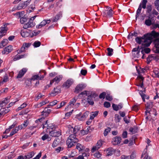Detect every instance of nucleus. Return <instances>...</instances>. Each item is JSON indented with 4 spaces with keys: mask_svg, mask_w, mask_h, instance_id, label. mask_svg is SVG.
Here are the masks:
<instances>
[{
    "mask_svg": "<svg viewBox=\"0 0 159 159\" xmlns=\"http://www.w3.org/2000/svg\"><path fill=\"white\" fill-rule=\"evenodd\" d=\"M139 107L138 105H135L132 107V110L134 111H137L139 110Z\"/></svg>",
    "mask_w": 159,
    "mask_h": 159,
    "instance_id": "62",
    "label": "nucleus"
},
{
    "mask_svg": "<svg viewBox=\"0 0 159 159\" xmlns=\"http://www.w3.org/2000/svg\"><path fill=\"white\" fill-rule=\"evenodd\" d=\"M111 130V129L109 127H108L106 129L104 132L103 134L104 136H106L108 134V133L110 132Z\"/></svg>",
    "mask_w": 159,
    "mask_h": 159,
    "instance_id": "45",
    "label": "nucleus"
},
{
    "mask_svg": "<svg viewBox=\"0 0 159 159\" xmlns=\"http://www.w3.org/2000/svg\"><path fill=\"white\" fill-rule=\"evenodd\" d=\"M80 127L79 126H75L74 128L70 126L69 127L68 133L70 134H72V133H73V134L75 135L78 132H80Z\"/></svg>",
    "mask_w": 159,
    "mask_h": 159,
    "instance_id": "8",
    "label": "nucleus"
},
{
    "mask_svg": "<svg viewBox=\"0 0 159 159\" xmlns=\"http://www.w3.org/2000/svg\"><path fill=\"white\" fill-rule=\"evenodd\" d=\"M136 70L138 73L139 74V75L138 77L137 80L138 81V83H137L136 85L138 86H140L141 88H143V80L144 78L140 74L141 73H143L145 72V69H141V68L139 67V69L138 67H136Z\"/></svg>",
    "mask_w": 159,
    "mask_h": 159,
    "instance_id": "3",
    "label": "nucleus"
},
{
    "mask_svg": "<svg viewBox=\"0 0 159 159\" xmlns=\"http://www.w3.org/2000/svg\"><path fill=\"white\" fill-rule=\"evenodd\" d=\"M40 45L41 43L40 42L38 41H35L33 44V46L35 47H39L40 46Z\"/></svg>",
    "mask_w": 159,
    "mask_h": 159,
    "instance_id": "51",
    "label": "nucleus"
},
{
    "mask_svg": "<svg viewBox=\"0 0 159 159\" xmlns=\"http://www.w3.org/2000/svg\"><path fill=\"white\" fill-rule=\"evenodd\" d=\"M62 13L61 12H59L55 16L54 18L52 20V21L53 22H57L59 19L60 17L62 16Z\"/></svg>",
    "mask_w": 159,
    "mask_h": 159,
    "instance_id": "29",
    "label": "nucleus"
},
{
    "mask_svg": "<svg viewBox=\"0 0 159 159\" xmlns=\"http://www.w3.org/2000/svg\"><path fill=\"white\" fill-rule=\"evenodd\" d=\"M107 50L108 51L107 55L108 56H111L113 53V49L110 48H107Z\"/></svg>",
    "mask_w": 159,
    "mask_h": 159,
    "instance_id": "40",
    "label": "nucleus"
},
{
    "mask_svg": "<svg viewBox=\"0 0 159 159\" xmlns=\"http://www.w3.org/2000/svg\"><path fill=\"white\" fill-rule=\"evenodd\" d=\"M142 10L141 4H140L138 9H137L136 12V20H137V18L139 17L140 14L141 13Z\"/></svg>",
    "mask_w": 159,
    "mask_h": 159,
    "instance_id": "31",
    "label": "nucleus"
},
{
    "mask_svg": "<svg viewBox=\"0 0 159 159\" xmlns=\"http://www.w3.org/2000/svg\"><path fill=\"white\" fill-rule=\"evenodd\" d=\"M21 36L23 37H26L30 35V33L26 30H21Z\"/></svg>",
    "mask_w": 159,
    "mask_h": 159,
    "instance_id": "26",
    "label": "nucleus"
},
{
    "mask_svg": "<svg viewBox=\"0 0 159 159\" xmlns=\"http://www.w3.org/2000/svg\"><path fill=\"white\" fill-rule=\"evenodd\" d=\"M37 16L36 15L31 18L29 22L27 23L24 25L23 26L24 28L26 29L27 28L32 27L34 26L35 25V23H33V21Z\"/></svg>",
    "mask_w": 159,
    "mask_h": 159,
    "instance_id": "7",
    "label": "nucleus"
},
{
    "mask_svg": "<svg viewBox=\"0 0 159 159\" xmlns=\"http://www.w3.org/2000/svg\"><path fill=\"white\" fill-rule=\"evenodd\" d=\"M159 37V33L153 30L151 33L144 35L142 37H137L135 39L136 41L139 44L142 46L148 47L152 42L154 38Z\"/></svg>",
    "mask_w": 159,
    "mask_h": 159,
    "instance_id": "1",
    "label": "nucleus"
},
{
    "mask_svg": "<svg viewBox=\"0 0 159 159\" xmlns=\"http://www.w3.org/2000/svg\"><path fill=\"white\" fill-rule=\"evenodd\" d=\"M104 151L106 152L107 156H111L115 152V150L111 147L105 149Z\"/></svg>",
    "mask_w": 159,
    "mask_h": 159,
    "instance_id": "14",
    "label": "nucleus"
},
{
    "mask_svg": "<svg viewBox=\"0 0 159 159\" xmlns=\"http://www.w3.org/2000/svg\"><path fill=\"white\" fill-rule=\"evenodd\" d=\"M89 114V112L87 111L85 112L83 115H82V113L80 112L76 115V118L80 120L83 121L85 119Z\"/></svg>",
    "mask_w": 159,
    "mask_h": 159,
    "instance_id": "10",
    "label": "nucleus"
},
{
    "mask_svg": "<svg viewBox=\"0 0 159 159\" xmlns=\"http://www.w3.org/2000/svg\"><path fill=\"white\" fill-rule=\"evenodd\" d=\"M62 76L61 75H59L56 76L53 80L50 81V85H52V83L54 82L56 83H58L61 80Z\"/></svg>",
    "mask_w": 159,
    "mask_h": 159,
    "instance_id": "19",
    "label": "nucleus"
},
{
    "mask_svg": "<svg viewBox=\"0 0 159 159\" xmlns=\"http://www.w3.org/2000/svg\"><path fill=\"white\" fill-rule=\"evenodd\" d=\"M51 22V20L50 19L45 20H43L40 23V24L37 25L36 27L37 28L39 29L41 28L42 27L45 26L46 24H49Z\"/></svg>",
    "mask_w": 159,
    "mask_h": 159,
    "instance_id": "12",
    "label": "nucleus"
},
{
    "mask_svg": "<svg viewBox=\"0 0 159 159\" xmlns=\"http://www.w3.org/2000/svg\"><path fill=\"white\" fill-rule=\"evenodd\" d=\"M112 107L114 110L117 111L122 108L123 105L121 103L119 104L118 105L113 104L112 105Z\"/></svg>",
    "mask_w": 159,
    "mask_h": 159,
    "instance_id": "24",
    "label": "nucleus"
},
{
    "mask_svg": "<svg viewBox=\"0 0 159 159\" xmlns=\"http://www.w3.org/2000/svg\"><path fill=\"white\" fill-rule=\"evenodd\" d=\"M140 49L141 48L139 46L137 48L133 49L132 51V55L134 57L139 58L142 55L141 58L142 59H143L146 57L145 54H143V50H141L140 52Z\"/></svg>",
    "mask_w": 159,
    "mask_h": 159,
    "instance_id": "4",
    "label": "nucleus"
},
{
    "mask_svg": "<svg viewBox=\"0 0 159 159\" xmlns=\"http://www.w3.org/2000/svg\"><path fill=\"white\" fill-rule=\"evenodd\" d=\"M58 102L56 100H54L53 101L50 102L49 103V105L51 106H53L56 105Z\"/></svg>",
    "mask_w": 159,
    "mask_h": 159,
    "instance_id": "56",
    "label": "nucleus"
},
{
    "mask_svg": "<svg viewBox=\"0 0 159 159\" xmlns=\"http://www.w3.org/2000/svg\"><path fill=\"white\" fill-rule=\"evenodd\" d=\"M76 102V100L75 98L72 99L69 102V106H70V107H72L74 105V103Z\"/></svg>",
    "mask_w": 159,
    "mask_h": 159,
    "instance_id": "50",
    "label": "nucleus"
},
{
    "mask_svg": "<svg viewBox=\"0 0 159 159\" xmlns=\"http://www.w3.org/2000/svg\"><path fill=\"white\" fill-rule=\"evenodd\" d=\"M31 45V43H23L22 46L21 47L20 49L18 52L19 53H20L22 52H24L25 51V49L29 48Z\"/></svg>",
    "mask_w": 159,
    "mask_h": 159,
    "instance_id": "13",
    "label": "nucleus"
},
{
    "mask_svg": "<svg viewBox=\"0 0 159 159\" xmlns=\"http://www.w3.org/2000/svg\"><path fill=\"white\" fill-rule=\"evenodd\" d=\"M76 154V152L75 150H73L71 152L70 154L69 155V156L70 157H72L75 156Z\"/></svg>",
    "mask_w": 159,
    "mask_h": 159,
    "instance_id": "54",
    "label": "nucleus"
},
{
    "mask_svg": "<svg viewBox=\"0 0 159 159\" xmlns=\"http://www.w3.org/2000/svg\"><path fill=\"white\" fill-rule=\"evenodd\" d=\"M8 81V78L7 75H5L3 79L0 82V85L1 84H2L3 82H6Z\"/></svg>",
    "mask_w": 159,
    "mask_h": 159,
    "instance_id": "43",
    "label": "nucleus"
},
{
    "mask_svg": "<svg viewBox=\"0 0 159 159\" xmlns=\"http://www.w3.org/2000/svg\"><path fill=\"white\" fill-rule=\"evenodd\" d=\"M27 69L26 68H23L19 72V74L17 76V78H21L27 72Z\"/></svg>",
    "mask_w": 159,
    "mask_h": 159,
    "instance_id": "18",
    "label": "nucleus"
},
{
    "mask_svg": "<svg viewBox=\"0 0 159 159\" xmlns=\"http://www.w3.org/2000/svg\"><path fill=\"white\" fill-rule=\"evenodd\" d=\"M103 141L102 140H99L96 144L95 145L93 146L92 147L91 151L92 152L97 151L102 146V143Z\"/></svg>",
    "mask_w": 159,
    "mask_h": 159,
    "instance_id": "11",
    "label": "nucleus"
},
{
    "mask_svg": "<svg viewBox=\"0 0 159 159\" xmlns=\"http://www.w3.org/2000/svg\"><path fill=\"white\" fill-rule=\"evenodd\" d=\"M147 12L149 13V14H150V12L152 10V5H148L147 7Z\"/></svg>",
    "mask_w": 159,
    "mask_h": 159,
    "instance_id": "46",
    "label": "nucleus"
},
{
    "mask_svg": "<svg viewBox=\"0 0 159 159\" xmlns=\"http://www.w3.org/2000/svg\"><path fill=\"white\" fill-rule=\"evenodd\" d=\"M8 40L7 39H3L0 43V48H2L6 45H7L8 43Z\"/></svg>",
    "mask_w": 159,
    "mask_h": 159,
    "instance_id": "33",
    "label": "nucleus"
},
{
    "mask_svg": "<svg viewBox=\"0 0 159 159\" xmlns=\"http://www.w3.org/2000/svg\"><path fill=\"white\" fill-rule=\"evenodd\" d=\"M94 156L95 157L97 158H99L101 157V154L99 152H98L95 153L94 154Z\"/></svg>",
    "mask_w": 159,
    "mask_h": 159,
    "instance_id": "59",
    "label": "nucleus"
},
{
    "mask_svg": "<svg viewBox=\"0 0 159 159\" xmlns=\"http://www.w3.org/2000/svg\"><path fill=\"white\" fill-rule=\"evenodd\" d=\"M0 29L1 30L0 31L1 32H2V33L5 34L8 28L7 27V25H3V26Z\"/></svg>",
    "mask_w": 159,
    "mask_h": 159,
    "instance_id": "30",
    "label": "nucleus"
},
{
    "mask_svg": "<svg viewBox=\"0 0 159 159\" xmlns=\"http://www.w3.org/2000/svg\"><path fill=\"white\" fill-rule=\"evenodd\" d=\"M12 50V46L10 45L4 49L2 51V53L3 54H7L11 52Z\"/></svg>",
    "mask_w": 159,
    "mask_h": 159,
    "instance_id": "15",
    "label": "nucleus"
},
{
    "mask_svg": "<svg viewBox=\"0 0 159 159\" xmlns=\"http://www.w3.org/2000/svg\"><path fill=\"white\" fill-rule=\"evenodd\" d=\"M121 139L120 137L116 136L112 139V143L114 145H116L120 143Z\"/></svg>",
    "mask_w": 159,
    "mask_h": 159,
    "instance_id": "16",
    "label": "nucleus"
},
{
    "mask_svg": "<svg viewBox=\"0 0 159 159\" xmlns=\"http://www.w3.org/2000/svg\"><path fill=\"white\" fill-rule=\"evenodd\" d=\"M19 130V129L18 127H16L15 128L13 129L12 131L11 132L10 135H9V137L13 135L14 134L16 133Z\"/></svg>",
    "mask_w": 159,
    "mask_h": 159,
    "instance_id": "36",
    "label": "nucleus"
},
{
    "mask_svg": "<svg viewBox=\"0 0 159 159\" xmlns=\"http://www.w3.org/2000/svg\"><path fill=\"white\" fill-rule=\"evenodd\" d=\"M24 11H22L21 12H18L16 13L15 14L17 15V16H18L19 18H20V17L23 16V15L24 14Z\"/></svg>",
    "mask_w": 159,
    "mask_h": 159,
    "instance_id": "49",
    "label": "nucleus"
},
{
    "mask_svg": "<svg viewBox=\"0 0 159 159\" xmlns=\"http://www.w3.org/2000/svg\"><path fill=\"white\" fill-rule=\"evenodd\" d=\"M48 135L47 134H45L42 137V139L43 141L45 140L46 139H47L48 141H50L51 139L49 138L48 137Z\"/></svg>",
    "mask_w": 159,
    "mask_h": 159,
    "instance_id": "44",
    "label": "nucleus"
},
{
    "mask_svg": "<svg viewBox=\"0 0 159 159\" xmlns=\"http://www.w3.org/2000/svg\"><path fill=\"white\" fill-rule=\"evenodd\" d=\"M51 111L50 109H48L47 108H45L44 110L42 112V115L44 117H46L48 115Z\"/></svg>",
    "mask_w": 159,
    "mask_h": 159,
    "instance_id": "25",
    "label": "nucleus"
},
{
    "mask_svg": "<svg viewBox=\"0 0 159 159\" xmlns=\"http://www.w3.org/2000/svg\"><path fill=\"white\" fill-rule=\"evenodd\" d=\"M27 105L25 103H23L22 104H21L20 107H18L17 109L16 110V111H19L20 110H21L23 108L25 107Z\"/></svg>",
    "mask_w": 159,
    "mask_h": 159,
    "instance_id": "47",
    "label": "nucleus"
},
{
    "mask_svg": "<svg viewBox=\"0 0 159 159\" xmlns=\"http://www.w3.org/2000/svg\"><path fill=\"white\" fill-rule=\"evenodd\" d=\"M153 106L152 102H148L146 105V106L147 107V110L146 111H145V113H149L150 114H152V111H150L149 110V109L152 107Z\"/></svg>",
    "mask_w": 159,
    "mask_h": 159,
    "instance_id": "22",
    "label": "nucleus"
},
{
    "mask_svg": "<svg viewBox=\"0 0 159 159\" xmlns=\"http://www.w3.org/2000/svg\"><path fill=\"white\" fill-rule=\"evenodd\" d=\"M10 97H7L3 101L0 102V106L1 107H3L6 105L9 102V99Z\"/></svg>",
    "mask_w": 159,
    "mask_h": 159,
    "instance_id": "23",
    "label": "nucleus"
},
{
    "mask_svg": "<svg viewBox=\"0 0 159 159\" xmlns=\"http://www.w3.org/2000/svg\"><path fill=\"white\" fill-rule=\"evenodd\" d=\"M78 139L76 137V135L71 134L66 141V144L68 147L71 148L74 144L78 142Z\"/></svg>",
    "mask_w": 159,
    "mask_h": 159,
    "instance_id": "5",
    "label": "nucleus"
},
{
    "mask_svg": "<svg viewBox=\"0 0 159 159\" xmlns=\"http://www.w3.org/2000/svg\"><path fill=\"white\" fill-rule=\"evenodd\" d=\"M44 96V95H42L41 93H39L38 95L36 96L35 98V101H38L39 99L41 98L43 96Z\"/></svg>",
    "mask_w": 159,
    "mask_h": 159,
    "instance_id": "55",
    "label": "nucleus"
},
{
    "mask_svg": "<svg viewBox=\"0 0 159 159\" xmlns=\"http://www.w3.org/2000/svg\"><path fill=\"white\" fill-rule=\"evenodd\" d=\"M35 154V152L33 151L29 153L27 155L25 156L26 157V158H30L33 157Z\"/></svg>",
    "mask_w": 159,
    "mask_h": 159,
    "instance_id": "39",
    "label": "nucleus"
},
{
    "mask_svg": "<svg viewBox=\"0 0 159 159\" xmlns=\"http://www.w3.org/2000/svg\"><path fill=\"white\" fill-rule=\"evenodd\" d=\"M86 85L84 84H78L75 88V91L79 92V91H81L86 87Z\"/></svg>",
    "mask_w": 159,
    "mask_h": 159,
    "instance_id": "17",
    "label": "nucleus"
},
{
    "mask_svg": "<svg viewBox=\"0 0 159 159\" xmlns=\"http://www.w3.org/2000/svg\"><path fill=\"white\" fill-rule=\"evenodd\" d=\"M98 111H95L94 112H92L91 113L90 119L92 120L94 119L95 117L96 116L98 115Z\"/></svg>",
    "mask_w": 159,
    "mask_h": 159,
    "instance_id": "34",
    "label": "nucleus"
},
{
    "mask_svg": "<svg viewBox=\"0 0 159 159\" xmlns=\"http://www.w3.org/2000/svg\"><path fill=\"white\" fill-rule=\"evenodd\" d=\"M8 88H6L4 89H2L0 91V93H7L8 91Z\"/></svg>",
    "mask_w": 159,
    "mask_h": 159,
    "instance_id": "64",
    "label": "nucleus"
},
{
    "mask_svg": "<svg viewBox=\"0 0 159 159\" xmlns=\"http://www.w3.org/2000/svg\"><path fill=\"white\" fill-rule=\"evenodd\" d=\"M106 93L105 92H103L102 93H101L100 94L99 96V98H104L106 96Z\"/></svg>",
    "mask_w": 159,
    "mask_h": 159,
    "instance_id": "57",
    "label": "nucleus"
},
{
    "mask_svg": "<svg viewBox=\"0 0 159 159\" xmlns=\"http://www.w3.org/2000/svg\"><path fill=\"white\" fill-rule=\"evenodd\" d=\"M25 55V54H24V55H21L17 56L16 57H15L13 59L14 61H16L17 60H18V59H20L23 58L24 57Z\"/></svg>",
    "mask_w": 159,
    "mask_h": 159,
    "instance_id": "48",
    "label": "nucleus"
},
{
    "mask_svg": "<svg viewBox=\"0 0 159 159\" xmlns=\"http://www.w3.org/2000/svg\"><path fill=\"white\" fill-rule=\"evenodd\" d=\"M143 51V54H144V52L146 53H148L150 52V49L149 48H147L145 49H144L143 50H142Z\"/></svg>",
    "mask_w": 159,
    "mask_h": 159,
    "instance_id": "63",
    "label": "nucleus"
},
{
    "mask_svg": "<svg viewBox=\"0 0 159 159\" xmlns=\"http://www.w3.org/2000/svg\"><path fill=\"white\" fill-rule=\"evenodd\" d=\"M76 148L80 152L84 150L85 148V147L80 143H78L76 145Z\"/></svg>",
    "mask_w": 159,
    "mask_h": 159,
    "instance_id": "28",
    "label": "nucleus"
},
{
    "mask_svg": "<svg viewBox=\"0 0 159 159\" xmlns=\"http://www.w3.org/2000/svg\"><path fill=\"white\" fill-rule=\"evenodd\" d=\"M106 99L109 101H111L113 98L109 94H107L106 97Z\"/></svg>",
    "mask_w": 159,
    "mask_h": 159,
    "instance_id": "58",
    "label": "nucleus"
},
{
    "mask_svg": "<svg viewBox=\"0 0 159 159\" xmlns=\"http://www.w3.org/2000/svg\"><path fill=\"white\" fill-rule=\"evenodd\" d=\"M60 140L58 138H56L54 140L52 144V147L53 148H55L57 147L60 143Z\"/></svg>",
    "mask_w": 159,
    "mask_h": 159,
    "instance_id": "27",
    "label": "nucleus"
},
{
    "mask_svg": "<svg viewBox=\"0 0 159 159\" xmlns=\"http://www.w3.org/2000/svg\"><path fill=\"white\" fill-rule=\"evenodd\" d=\"M60 87L57 86L55 88L54 90L52 92L51 94L53 96L56 95L57 94L60 92Z\"/></svg>",
    "mask_w": 159,
    "mask_h": 159,
    "instance_id": "21",
    "label": "nucleus"
},
{
    "mask_svg": "<svg viewBox=\"0 0 159 159\" xmlns=\"http://www.w3.org/2000/svg\"><path fill=\"white\" fill-rule=\"evenodd\" d=\"M89 127L87 129V130H82L80 131L79 135L81 136L84 135L85 134H88V131L89 130Z\"/></svg>",
    "mask_w": 159,
    "mask_h": 159,
    "instance_id": "38",
    "label": "nucleus"
},
{
    "mask_svg": "<svg viewBox=\"0 0 159 159\" xmlns=\"http://www.w3.org/2000/svg\"><path fill=\"white\" fill-rule=\"evenodd\" d=\"M27 20V19L25 17H22L20 18V21L21 24H23L24 22H26Z\"/></svg>",
    "mask_w": 159,
    "mask_h": 159,
    "instance_id": "52",
    "label": "nucleus"
},
{
    "mask_svg": "<svg viewBox=\"0 0 159 159\" xmlns=\"http://www.w3.org/2000/svg\"><path fill=\"white\" fill-rule=\"evenodd\" d=\"M44 77V76H41L40 74V72L37 75H35L32 76L31 80H42Z\"/></svg>",
    "mask_w": 159,
    "mask_h": 159,
    "instance_id": "20",
    "label": "nucleus"
},
{
    "mask_svg": "<svg viewBox=\"0 0 159 159\" xmlns=\"http://www.w3.org/2000/svg\"><path fill=\"white\" fill-rule=\"evenodd\" d=\"M104 106L108 108L111 106V104L109 102H106L104 103Z\"/></svg>",
    "mask_w": 159,
    "mask_h": 159,
    "instance_id": "60",
    "label": "nucleus"
},
{
    "mask_svg": "<svg viewBox=\"0 0 159 159\" xmlns=\"http://www.w3.org/2000/svg\"><path fill=\"white\" fill-rule=\"evenodd\" d=\"M147 2V0H143L141 4L142 8V7L143 9H145L146 8V4Z\"/></svg>",
    "mask_w": 159,
    "mask_h": 159,
    "instance_id": "42",
    "label": "nucleus"
},
{
    "mask_svg": "<svg viewBox=\"0 0 159 159\" xmlns=\"http://www.w3.org/2000/svg\"><path fill=\"white\" fill-rule=\"evenodd\" d=\"M46 121L45 124L43 125V127H47V129L49 131L50 135L53 137L59 136L61 134V132L58 129L56 128L54 125L48 126Z\"/></svg>",
    "mask_w": 159,
    "mask_h": 159,
    "instance_id": "2",
    "label": "nucleus"
},
{
    "mask_svg": "<svg viewBox=\"0 0 159 159\" xmlns=\"http://www.w3.org/2000/svg\"><path fill=\"white\" fill-rule=\"evenodd\" d=\"M92 97L91 96H88V98L87 99L88 103H89V104L93 105L94 104V102L91 100Z\"/></svg>",
    "mask_w": 159,
    "mask_h": 159,
    "instance_id": "41",
    "label": "nucleus"
},
{
    "mask_svg": "<svg viewBox=\"0 0 159 159\" xmlns=\"http://www.w3.org/2000/svg\"><path fill=\"white\" fill-rule=\"evenodd\" d=\"M49 102V101L48 100L46 99L42 101V102L39 103V104H37V107H41L43 105H44L48 103Z\"/></svg>",
    "mask_w": 159,
    "mask_h": 159,
    "instance_id": "32",
    "label": "nucleus"
},
{
    "mask_svg": "<svg viewBox=\"0 0 159 159\" xmlns=\"http://www.w3.org/2000/svg\"><path fill=\"white\" fill-rule=\"evenodd\" d=\"M74 80L72 79H69L64 82L62 87L65 89H68L73 84Z\"/></svg>",
    "mask_w": 159,
    "mask_h": 159,
    "instance_id": "9",
    "label": "nucleus"
},
{
    "mask_svg": "<svg viewBox=\"0 0 159 159\" xmlns=\"http://www.w3.org/2000/svg\"><path fill=\"white\" fill-rule=\"evenodd\" d=\"M115 118L116 119L117 122H119L121 120L120 117L118 114L115 115Z\"/></svg>",
    "mask_w": 159,
    "mask_h": 159,
    "instance_id": "61",
    "label": "nucleus"
},
{
    "mask_svg": "<svg viewBox=\"0 0 159 159\" xmlns=\"http://www.w3.org/2000/svg\"><path fill=\"white\" fill-rule=\"evenodd\" d=\"M145 92V89H144L143 91L140 90L139 92L140 95H141L143 100L144 102L145 101V97L146 96V95L144 94Z\"/></svg>",
    "mask_w": 159,
    "mask_h": 159,
    "instance_id": "35",
    "label": "nucleus"
},
{
    "mask_svg": "<svg viewBox=\"0 0 159 159\" xmlns=\"http://www.w3.org/2000/svg\"><path fill=\"white\" fill-rule=\"evenodd\" d=\"M152 21L150 19H148L145 21V24L148 26H150L152 24Z\"/></svg>",
    "mask_w": 159,
    "mask_h": 159,
    "instance_id": "53",
    "label": "nucleus"
},
{
    "mask_svg": "<svg viewBox=\"0 0 159 159\" xmlns=\"http://www.w3.org/2000/svg\"><path fill=\"white\" fill-rule=\"evenodd\" d=\"M155 58L156 57L154 55H150L147 58V61H148V63H149L151 61L155 59Z\"/></svg>",
    "mask_w": 159,
    "mask_h": 159,
    "instance_id": "37",
    "label": "nucleus"
},
{
    "mask_svg": "<svg viewBox=\"0 0 159 159\" xmlns=\"http://www.w3.org/2000/svg\"><path fill=\"white\" fill-rule=\"evenodd\" d=\"M106 9L103 11V16L107 18H110L112 16L114 12L112 9L108 6L105 7Z\"/></svg>",
    "mask_w": 159,
    "mask_h": 159,
    "instance_id": "6",
    "label": "nucleus"
}]
</instances>
